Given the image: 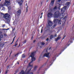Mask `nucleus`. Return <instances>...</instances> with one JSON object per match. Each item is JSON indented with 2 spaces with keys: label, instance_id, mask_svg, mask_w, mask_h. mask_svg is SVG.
I'll return each mask as SVG.
<instances>
[{
  "label": "nucleus",
  "instance_id": "nucleus-59",
  "mask_svg": "<svg viewBox=\"0 0 74 74\" xmlns=\"http://www.w3.org/2000/svg\"><path fill=\"white\" fill-rule=\"evenodd\" d=\"M30 74H33L34 73H33V72H32V73H30Z\"/></svg>",
  "mask_w": 74,
  "mask_h": 74
},
{
  "label": "nucleus",
  "instance_id": "nucleus-57",
  "mask_svg": "<svg viewBox=\"0 0 74 74\" xmlns=\"http://www.w3.org/2000/svg\"><path fill=\"white\" fill-rule=\"evenodd\" d=\"M33 34H35V32H34V31L33 32Z\"/></svg>",
  "mask_w": 74,
  "mask_h": 74
},
{
  "label": "nucleus",
  "instance_id": "nucleus-8",
  "mask_svg": "<svg viewBox=\"0 0 74 74\" xmlns=\"http://www.w3.org/2000/svg\"><path fill=\"white\" fill-rule=\"evenodd\" d=\"M49 53H46L44 54V56H43V57H45V56L47 58H49V57H50V56H49Z\"/></svg>",
  "mask_w": 74,
  "mask_h": 74
},
{
  "label": "nucleus",
  "instance_id": "nucleus-55",
  "mask_svg": "<svg viewBox=\"0 0 74 74\" xmlns=\"http://www.w3.org/2000/svg\"><path fill=\"white\" fill-rule=\"evenodd\" d=\"M5 30H9V28H8V29H4Z\"/></svg>",
  "mask_w": 74,
  "mask_h": 74
},
{
  "label": "nucleus",
  "instance_id": "nucleus-32",
  "mask_svg": "<svg viewBox=\"0 0 74 74\" xmlns=\"http://www.w3.org/2000/svg\"><path fill=\"white\" fill-rule=\"evenodd\" d=\"M27 8H28V6H27L26 8V12H27V11H28V9H27Z\"/></svg>",
  "mask_w": 74,
  "mask_h": 74
},
{
  "label": "nucleus",
  "instance_id": "nucleus-13",
  "mask_svg": "<svg viewBox=\"0 0 74 74\" xmlns=\"http://www.w3.org/2000/svg\"><path fill=\"white\" fill-rule=\"evenodd\" d=\"M53 22L54 23H57L59 21V19H54Z\"/></svg>",
  "mask_w": 74,
  "mask_h": 74
},
{
  "label": "nucleus",
  "instance_id": "nucleus-20",
  "mask_svg": "<svg viewBox=\"0 0 74 74\" xmlns=\"http://www.w3.org/2000/svg\"><path fill=\"white\" fill-rule=\"evenodd\" d=\"M67 18V16H65L63 18L64 20L65 21V22L66 21V18Z\"/></svg>",
  "mask_w": 74,
  "mask_h": 74
},
{
  "label": "nucleus",
  "instance_id": "nucleus-60",
  "mask_svg": "<svg viewBox=\"0 0 74 74\" xmlns=\"http://www.w3.org/2000/svg\"><path fill=\"white\" fill-rule=\"evenodd\" d=\"M20 45H21V44L20 43V44H19V46H18V47H20Z\"/></svg>",
  "mask_w": 74,
  "mask_h": 74
},
{
  "label": "nucleus",
  "instance_id": "nucleus-11",
  "mask_svg": "<svg viewBox=\"0 0 74 74\" xmlns=\"http://www.w3.org/2000/svg\"><path fill=\"white\" fill-rule=\"evenodd\" d=\"M66 11V8L64 7L61 9V12H64Z\"/></svg>",
  "mask_w": 74,
  "mask_h": 74
},
{
  "label": "nucleus",
  "instance_id": "nucleus-30",
  "mask_svg": "<svg viewBox=\"0 0 74 74\" xmlns=\"http://www.w3.org/2000/svg\"><path fill=\"white\" fill-rule=\"evenodd\" d=\"M8 71H9V70H8V69H6L5 71V74H7V73H8Z\"/></svg>",
  "mask_w": 74,
  "mask_h": 74
},
{
  "label": "nucleus",
  "instance_id": "nucleus-27",
  "mask_svg": "<svg viewBox=\"0 0 74 74\" xmlns=\"http://www.w3.org/2000/svg\"><path fill=\"white\" fill-rule=\"evenodd\" d=\"M22 58H25V54H23L22 55Z\"/></svg>",
  "mask_w": 74,
  "mask_h": 74
},
{
  "label": "nucleus",
  "instance_id": "nucleus-58",
  "mask_svg": "<svg viewBox=\"0 0 74 74\" xmlns=\"http://www.w3.org/2000/svg\"><path fill=\"white\" fill-rule=\"evenodd\" d=\"M36 42V40H34L33 41V42L34 43Z\"/></svg>",
  "mask_w": 74,
  "mask_h": 74
},
{
  "label": "nucleus",
  "instance_id": "nucleus-21",
  "mask_svg": "<svg viewBox=\"0 0 74 74\" xmlns=\"http://www.w3.org/2000/svg\"><path fill=\"white\" fill-rule=\"evenodd\" d=\"M15 37H16V36H15L14 38L13 39V41H12V42L10 43V44H12V43H13L14 41V40H15Z\"/></svg>",
  "mask_w": 74,
  "mask_h": 74
},
{
  "label": "nucleus",
  "instance_id": "nucleus-33",
  "mask_svg": "<svg viewBox=\"0 0 74 74\" xmlns=\"http://www.w3.org/2000/svg\"><path fill=\"white\" fill-rule=\"evenodd\" d=\"M18 71H19V70L18 69H17L15 71V73H16Z\"/></svg>",
  "mask_w": 74,
  "mask_h": 74
},
{
  "label": "nucleus",
  "instance_id": "nucleus-9",
  "mask_svg": "<svg viewBox=\"0 0 74 74\" xmlns=\"http://www.w3.org/2000/svg\"><path fill=\"white\" fill-rule=\"evenodd\" d=\"M53 15V14L51 12L48 13L47 14L49 18H51Z\"/></svg>",
  "mask_w": 74,
  "mask_h": 74
},
{
  "label": "nucleus",
  "instance_id": "nucleus-38",
  "mask_svg": "<svg viewBox=\"0 0 74 74\" xmlns=\"http://www.w3.org/2000/svg\"><path fill=\"white\" fill-rule=\"evenodd\" d=\"M19 53H18L17 54H15L14 56L15 57H16V56H17V55H18V54H19Z\"/></svg>",
  "mask_w": 74,
  "mask_h": 74
},
{
  "label": "nucleus",
  "instance_id": "nucleus-15",
  "mask_svg": "<svg viewBox=\"0 0 74 74\" xmlns=\"http://www.w3.org/2000/svg\"><path fill=\"white\" fill-rule=\"evenodd\" d=\"M4 45V44L2 43V42L0 43V47L1 48V47H3Z\"/></svg>",
  "mask_w": 74,
  "mask_h": 74
},
{
  "label": "nucleus",
  "instance_id": "nucleus-44",
  "mask_svg": "<svg viewBox=\"0 0 74 74\" xmlns=\"http://www.w3.org/2000/svg\"><path fill=\"white\" fill-rule=\"evenodd\" d=\"M42 56V54H41L39 57V59H40V58H41V57Z\"/></svg>",
  "mask_w": 74,
  "mask_h": 74
},
{
  "label": "nucleus",
  "instance_id": "nucleus-47",
  "mask_svg": "<svg viewBox=\"0 0 74 74\" xmlns=\"http://www.w3.org/2000/svg\"><path fill=\"white\" fill-rule=\"evenodd\" d=\"M56 36H57V34H55L54 36V37H56Z\"/></svg>",
  "mask_w": 74,
  "mask_h": 74
},
{
  "label": "nucleus",
  "instance_id": "nucleus-23",
  "mask_svg": "<svg viewBox=\"0 0 74 74\" xmlns=\"http://www.w3.org/2000/svg\"><path fill=\"white\" fill-rule=\"evenodd\" d=\"M37 66H35L34 68V70L35 71V70H36L37 69Z\"/></svg>",
  "mask_w": 74,
  "mask_h": 74
},
{
  "label": "nucleus",
  "instance_id": "nucleus-17",
  "mask_svg": "<svg viewBox=\"0 0 74 74\" xmlns=\"http://www.w3.org/2000/svg\"><path fill=\"white\" fill-rule=\"evenodd\" d=\"M54 1H55V0H51V5H53V4H54Z\"/></svg>",
  "mask_w": 74,
  "mask_h": 74
},
{
  "label": "nucleus",
  "instance_id": "nucleus-62",
  "mask_svg": "<svg viewBox=\"0 0 74 74\" xmlns=\"http://www.w3.org/2000/svg\"><path fill=\"white\" fill-rule=\"evenodd\" d=\"M58 1H61V0H58Z\"/></svg>",
  "mask_w": 74,
  "mask_h": 74
},
{
  "label": "nucleus",
  "instance_id": "nucleus-7",
  "mask_svg": "<svg viewBox=\"0 0 74 74\" xmlns=\"http://www.w3.org/2000/svg\"><path fill=\"white\" fill-rule=\"evenodd\" d=\"M57 56H55L53 58V60H52L50 62V63H51V64L50 65V66L52 65V64L53 63V61L56 59V57H57Z\"/></svg>",
  "mask_w": 74,
  "mask_h": 74
},
{
  "label": "nucleus",
  "instance_id": "nucleus-6",
  "mask_svg": "<svg viewBox=\"0 0 74 74\" xmlns=\"http://www.w3.org/2000/svg\"><path fill=\"white\" fill-rule=\"evenodd\" d=\"M48 25L47 26V27L48 28H49L52 25L53 23H52V22L51 21L49 20L48 21Z\"/></svg>",
  "mask_w": 74,
  "mask_h": 74
},
{
  "label": "nucleus",
  "instance_id": "nucleus-25",
  "mask_svg": "<svg viewBox=\"0 0 74 74\" xmlns=\"http://www.w3.org/2000/svg\"><path fill=\"white\" fill-rule=\"evenodd\" d=\"M48 51V48L45 49L44 50V52H47Z\"/></svg>",
  "mask_w": 74,
  "mask_h": 74
},
{
  "label": "nucleus",
  "instance_id": "nucleus-1",
  "mask_svg": "<svg viewBox=\"0 0 74 74\" xmlns=\"http://www.w3.org/2000/svg\"><path fill=\"white\" fill-rule=\"evenodd\" d=\"M36 53V51H33L32 52L30 56L29 57H31L32 58H31V61L29 63L28 65L27 68H29V67H31V69H30V70H32V69L33 68V62L34 61H35L36 60V58L34 57V55L35 53Z\"/></svg>",
  "mask_w": 74,
  "mask_h": 74
},
{
  "label": "nucleus",
  "instance_id": "nucleus-35",
  "mask_svg": "<svg viewBox=\"0 0 74 74\" xmlns=\"http://www.w3.org/2000/svg\"><path fill=\"white\" fill-rule=\"evenodd\" d=\"M56 24H55L53 26V28H55V27L56 26Z\"/></svg>",
  "mask_w": 74,
  "mask_h": 74
},
{
  "label": "nucleus",
  "instance_id": "nucleus-14",
  "mask_svg": "<svg viewBox=\"0 0 74 74\" xmlns=\"http://www.w3.org/2000/svg\"><path fill=\"white\" fill-rule=\"evenodd\" d=\"M23 0H21L20 1L18 2V4L20 6L22 5V3H23Z\"/></svg>",
  "mask_w": 74,
  "mask_h": 74
},
{
  "label": "nucleus",
  "instance_id": "nucleus-2",
  "mask_svg": "<svg viewBox=\"0 0 74 74\" xmlns=\"http://www.w3.org/2000/svg\"><path fill=\"white\" fill-rule=\"evenodd\" d=\"M1 15H3V17L6 20V23H7L8 24L10 23V19H11V16L8 13L6 14H3V13H1Z\"/></svg>",
  "mask_w": 74,
  "mask_h": 74
},
{
  "label": "nucleus",
  "instance_id": "nucleus-54",
  "mask_svg": "<svg viewBox=\"0 0 74 74\" xmlns=\"http://www.w3.org/2000/svg\"><path fill=\"white\" fill-rule=\"evenodd\" d=\"M4 36H7V35L5 34H4Z\"/></svg>",
  "mask_w": 74,
  "mask_h": 74
},
{
  "label": "nucleus",
  "instance_id": "nucleus-46",
  "mask_svg": "<svg viewBox=\"0 0 74 74\" xmlns=\"http://www.w3.org/2000/svg\"><path fill=\"white\" fill-rule=\"evenodd\" d=\"M47 62H46L44 64H43V66H45V65H46V64H47Z\"/></svg>",
  "mask_w": 74,
  "mask_h": 74
},
{
  "label": "nucleus",
  "instance_id": "nucleus-12",
  "mask_svg": "<svg viewBox=\"0 0 74 74\" xmlns=\"http://www.w3.org/2000/svg\"><path fill=\"white\" fill-rule=\"evenodd\" d=\"M3 35L2 34V32H0V41L1 40V38H3Z\"/></svg>",
  "mask_w": 74,
  "mask_h": 74
},
{
  "label": "nucleus",
  "instance_id": "nucleus-28",
  "mask_svg": "<svg viewBox=\"0 0 74 74\" xmlns=\"http://www.w3.org/2000/svg\"><path fill=\"white\" fill-rule=\"evenodd\" d=\"M17 42V41H16L15 43V44L14 46H15V47H16V46L17 45H18V44L16 43Z\"/></svg>",
  "mask_w": 74,
  "mask_h": 74
},
{
  "label": "nucleus",
  "instance_id": "nucleus-45",
  "mask_svg": "<svg viewBox=\"0 0 74 74\" xmlns=\"http://www.w3.org/2000/svg\"><path fill=\"white\" fill-rule=\"evenodd\" d=\"M3 10H5V7H3Z\"/></svg>",
  "mask_w": 74,
  "mask_h": 74
},
{
  "label": "nucleus",
  "instance_id": "nucleus-19",
  "mask_svg": "<svg viewBox=\"0 0 74 74\" xmlns=\"http://www.w3.org/2000/svg\"><path fill=\"white\" fill-rule=\"evenodd\" d=\"M53 35H51L50 37V39L52 40L53 38Z\"/></svg>",
  "mask_w": 74,
  "mask_h": 74
},
{
  "label": "nucleus",
  "instance_id": "nucleus-50",
  "mask_svg": "<svg viewBox=\"0 0 74 74\" xmlns=\"http://www.w3.org/2000/svg\"><path fill=\"white\" fill-rule=\"evenodd\" d=\"M42 2H41V4H40V5H42Z\"/></svg>",
  "mask_w": 74,
  "mask_h": 74
},
{
  "label": "nucleus",
  "instance_id": "nucleus-64",
  "mask_svg": "<svg viewBox=\"0 0 74 74\" xmlns=\"http://www.w3.org/2000/svg\"><path fill=\"white\" fill-rule=\"evenodd\" d=\"M42 18V16H40V18Z\"/></svg>",
  "mask_w": 74,
  "mask_h": 74
},
{
  "label": "nucleus",
  "instance_id": "nucleus-43",
  "mask_svg": "<svg viewBox=\"0 0 74 74\" xmlns=\"http://www.w3.org/2000/svg\"><path fill=\"white\" fill-rule=\"evenodd\" d=\"M57 8V7H56V6H55V7L53 9L54 10H55V9H56V8Z\"/></svg>",
  "mask_w": 74,
  "mask_h": 74
},
{
  "label": "nucleus",
  "instance_id": "nucleus-42",
  "mask_svg": "<svg viewBox=\"0 0 74 74\" xmlns=\"http://www.w3.org/2000/svg\"><path fill=\"white\" fill-rule=\"evenodd\" d=\"M60 44V43H58L57 44V47H59V45Z\"/></svg>",
  "mask_w": 74,
  "mask_h": 74
},
{
  "label": "nucleus",
  "instance_id": "nucleus-18",
  "mask_svg": "<svg viewBox=\"0 0 74 74\" xmlns=\"http://www.w3.org/2000/svg\"><path fill=\"white\" fill-rule=\"evenodd\" d=\"M70 4V2H67L66 3V5H67V6H69Z\"/></svg>",
  "mask_w": 74,
  "mask_h": 74
},
{
  "label": "nucleus",
  "instance_id": "nucleus-39",
  "mask_svg": "<svg viewBox=\"0 0 74 74\" xmlns=\"http://www.w3.org/2000/svg\"><path fill=\"white\" fill-rule=\"evenodd\" d=\"M26 42V40H24L23 42V44H25Z\"/></svg>",
  "mask_w": 74,
  "mask_h": 74
},
{
  "label": "nucleus",
  "instance_id": "nucleus-29",
  "mask_svg": "<svg viewBox=\"0 0 74 74\" xmlns=\"http://www.w3.org/2000/svg\"><path fill=\"white\" fill-rule=\"evenodd\" d=\"M45 43H44V42H41V45H45Z\"/></svg>",
  "mask_w": 74,
  "mask_h": 74
},
{
  "label": "nucleus",
  "instance_id": "nucleus-48",
  "mask_svg": "<svg viewBox=\"0 0 74 74\" xmlns=\"http://www.w3.org/2000/svg\"><path fill=\"white\" fill-rule=\"evenodd\" d=\"M42 29H41V33H42Z\"/></svg>",
  "mask_w": 74,
  "mask_h": 74
},
{
  "label": "nucleus",
  "instance_id": "nucleus-16",
  "mask_svg": "<svg viewBox=\"0 0 74 74\" xmlns=\"http://www.w3.org/2000/svg\"><path fill=\"white\" fill-rule=\"evenodd\" d=\"M21 10H19L17 12V14L18 15H21Z\"/></svg>",
  "mask_w": 74,
  "mask_h": 74
},
{
  "label": "nucleus",
  "instance_id": "nucleus-5",
  "mask_svg": "<svg viewBox=\"0 0 74 74\" xmlns=\"http://www.w3.org/2000/svg\"><path fill=\"white\" fill-rule=\"evenodd\" d=\"M74 38V36H71L70 40L66 44V45L67 46H69V45H70V43H69V42H71V43H72L73 42V39Z\"/></svg>",
  "mask_w": 74,
  "mask_h": 74
},
{
  "label": "nucleus",
  "instance_id": "nucleus-24",
  "mask_svg": "<svg viewBox=\"0 0 74 74\" xmlns=\"http://www.w3.org/2000/svg\"><path fill=\"white\" fill-rule=\"evenodd\" d=\"M20 74H25V73H24V72L23 71H22L20 73Z\"/></svg>",
  "mask_w": 74,
  "mask_h": 74
},
{
  "label": "nucleus",
  "instance_id": "nucleus-34",
  "mask_svg": "<svg viewBox=\"0 0 74 74\" xmlns=\"http://www.w3.org/2000/svg\"><path fill=\"white\" fill-rule=\"evenodd\" d=\"M64 49H62L61 50V52H60V54H61L62 52H63V51H64Z\"/></svg>",
  "mask_w": 74,
  "mask_h": 74
},
{
  "label": "nucleus",
  "instance_id": "nucleus-26",
  "mask_svg": "<svg viewBox=\"0 0 74 74\" xmlns=\"http://www.w3.org/2000/svg\"><path fill=\"white\" fill-rule=\"evenodd\" d=\"M58 24H60V25H61V24L62 23H61V20H58Z\"/></svg>",
  "mask_w": 74,
  "mask_h": 74
},
{
  "label": "nucleus",
  "instance_id": "nucleus-56",
  "mask_svg": "<svg viewBox=\"0 0 74 74\" xmlns=\"http://www.w3.org/2000/svg\"><path fill=\"white\" fill-rule=\"evenodd\" d=\"M51 49V47L49 48V50H50Z\"/></svg>",
  "mask_w": 74,
  "mask_h": 74
},
{
  "label": "nucleus",
  "instance_id": "nucleus-36",
  "mask_svg": "<svg viewBox=\"0 0 74 74\" xmlns=\"http://www.w3.org/2000/svg\"><path fill=\"white\" fill-rule=\"evenodd\" d=\"M2 25L3 27H5V24Z\"/></svg>",
  "mask_w": 74,
  "mask_h": 74
},
{
  "label": "nucleus",
  "instance_id": "nucleus-53",
  "mask_svg": "<svg viewBox=\"0 0 74 74\" xmlns=\"http://www.w3.org/2000/svg\"><path fill=\"white\" fill-rule=\"evenodd\" d=\"M11 53H12V51H11V52H10V55H11Z\"/></svg>",
  "mask_w": 74,
  "mask_h": 74
},
{
  "label": "nucleus",
  "instance_id": "nucleus-3",
  "mask_svg": "<svg viewBox=\"0 0 74 74\" xmlns=\"http://www.w3.org/2000/svg\"><path fill=\"white\" fill-rule=\"evenodd\" d=\"M9 5H10V0H5V2L3 4L1 3L0 4V7H3L4 5L8 6Z\"/></svg>",
  "mask_w": 74,
  "mask_h": 74
},
{
  "label": "nucleus",
  "instance_id": "nucleus-4",
  "mask_svg": "<svg viewBox=\"0 0 74 74\" xmlns=\"http://www.w3.org/2000/svg\"><path fill=\"white\" fill-rule=\"evenodd\" d=\"M60 14L59 11H56L54 14V18H59V16H60Z\"/></svg>",
  "mask_w": 74,
  "mask_h": 74
},
{
  "label": "nucleus",
  "instance_id": "nucleus-37",
  "mask_svg": "<svg viewBox=\"0 0 74 74\" xmlns=\"http://www.w3.org/2000/svg\"><path fill=\"white\" fill-rule=\"evenodd\" d=\"M40 45H41L40 44H37V46H38V47H41V46H40Z\"/></svg>",
  "mask_w": 74,
  "mask_h": 74
},
{
  "label": "nucleus",
  "instance_id": "nucleus-31",
  "mask_svg": "<svg viewBox=\"0 0 74 74\" xmlns=\"http://www.w3.org/2000/svg\"><path fill=\"white\" fill-rule=\"evenodd\" d=\"M8 10H10L11 9V6H9L8 7Z\"/></svg>",
  "mask_w": 74,
  "mask_h": 74
},
{
  "label": "nucleus",
  "instance_id": "nucleus-49",
  "mask_svg": "<svg viewBox=\"0 0 74 74\" xmlns=\"http://www.w3.org/2000/svg\"><path fill=\"white\" fill-rule=\"evenodd\" d=\"M33 35L32 37H31V40H33Z\"/></svg>",
  "mask_w": 74,
  "mask_h": 74
},
{
  "label": "nucleus",
  "instance_id": "nucleus-41",
  "mask_svg": "<svg viewBox=\"0 0 74 74\" xmlns=\"http://www.w3.org/2000/svg\"><path fill=\"white\" fill-rule=\"evenodd\" d=\"M49 40V38H47V39H46V41H47V42H48V41Z\"/></svg>",
  "mask_w": 74,
  "mask_h": 74
},
{
  "label": "nucleus",
  "instance_id": "nucleus-51",
  "mask_svg": "<svg viewBox=\"0 0 74 74\" xmlns=\"http://www.w3.org/2000/svg\"><path fill=\"white\" fill-rule=\"evenodd\" d=\"M66 37V36H64V37H63L62 39H64V37Z\"/></svg>",
  "mask_w": 74,
  "mask_h": 74
},
{
  "label": "nucleus",
  "instance_id": "nucleus-63",
  "mask_svg": "<svg viewBox=\"0 0 74 74\" xmlns=\"http://www.w3.org/2000/svg\"><path fill=\"white\" fill-rule=\"evenodd\" d=\"M17 64H19V62H17Z\"/></svg>",
  "mask_w": 74,
  "mask_h": 74
},
{
  "label": "nucleus",
  "instance_id": "nucleus-10",
  "mask_svg": "<svg viewBox=\"0 0 74 74\" xmlns=\"http://www.w3.org/2000/svg\"><path fill=\"white\" fill-rule=\"evenodd\" d=\"M61 38V37H60V35H59L57 38L56 39V41H58L59 40H60Z\"/></svg>",
  "mask_w": 74,
  "mask_h": 74
},
{
  "label": "nucleus",
  "instance_id": "nucleus-40",
  "mask_svg": "<svg viewBox=\"0 0 74 74\" xmlns=\"http://www.w3.org/2000/svg\"><path fill=\"white\" fill-rule=\"evenodd\" d=\"M10 67V65H8L7 66V69L8 70V69H9Z\"/></svg>",
  "mask_w": 74,
  "mask_h": 74
},
{
  "label": "nucleus",
  "instance_id": "nucleus-22",
  "mask_svg": "<svg viewBox=\"0 0 74 74\" xmlns=\"http://www.w3.org/2000/svg\"><path fill=\"white\" fill-rule=\"evenodd\" d=\"M15 37H16V36H15L14 38L13 39V41H12V42L10 43V44H12V43H13L14 41V40H15Z\"/></svg>",
  "mask_w": 74,
  "mask_h": 74
},
{
  "label": "nucleus",
  "instance_id": "nucleus-52",
  "mask_svg": "<svg viewBox=\"0 0 74 74\" xmlns=\"http://www.w3.org/2000/svg\"><path fill=\"white\" fill-rule=\"evenodd\" d=\"M8 59V58H7L5 60V62H6L7 61V60Z\"/></svg>",
  "mask_w": 74,
  "mask_h": 74
},
{
  "label": "nucleus",
  "instance_id": "nucleus-61",
  "mask_svg": "<svg viewBox=\"0 0 74 74\" xmlns=\"http://www.w3.org/2000/svg\"><path fill=\"white\" fill-rule=\"evenodd\" d=\"M14 30H15V28H14V29H12V31H14Z\"/></svg>",
  "mask_w": 74,
  "mask_h": 74
}]
</instances>
